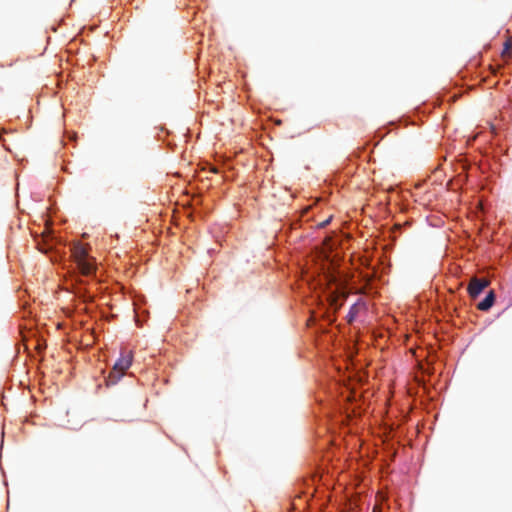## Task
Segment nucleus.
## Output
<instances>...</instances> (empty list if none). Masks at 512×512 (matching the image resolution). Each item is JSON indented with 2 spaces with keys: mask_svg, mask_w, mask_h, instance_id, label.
Wrapping results in <instances>:
<instances>
[{
  "mask_svg": "<svg viewBox=\"0 0 512 512\" xmlns=\"http://www.w3.org/2000/svg\"><path fill=\"white\" fill-rule=\"evenodd\" d=\"M72 256L83 275L90 276L95 272L96 265L89 257L86 245L80 242L75 243L72 248Z\"/></svg>",
  "mask_w": 512,
  "mask_h": 512,
  "instance_id": "obj_1",
  "label": "nucleus"
},
{
  "mask_svg": "<svg viewBox=\"0 0 512 512\" xmlns=\"http://www.w3.org/2000/svg\"><path fill=\"white\" fill-rule=\"evenodd\" d=\"M133 361V353L130 350H122L119 359L114 364L111 372L107 377V384H116L125 372L130 368Z\"/></svg>",
  "mask_w": 512,
  "mask_h": 512,
  "instance_id": "obj_2",
  "label": "nucleus"
},
{
  "mask_svg": "<svg viewBox=\"0 0 512 512\" xmlns=\"http://www.w3.org/2000/svg\"><path fill=\"white\" fill-rule=\"evenodd\" d=\"M489 284L490 281L486 278L473 277L468 285V293L470 297L473 299L477 298L482 291L489 286Z\"/></svg>",
  "mask_w": 512,
  "mask_h": 512,
  "instance_id": "obj_3",
  "label": "nucleus"
},
{
  "mask_svg": "<svg viewBox=\"0 0 512 512\" xmlns=\"http://www.w3.org/2000/svg\"><path fill=\"white\" fill-rule=\"evenodd\" d=\"M494 301L495 293L493 290H491L489 291L487 296L481 302L478 303L477 308L481 311H487L493 306Z\"/></svg>",
  "mask_w": 512,
  "mask_h": 512,
  "instance_id": "obj_4",
  "label": "nucleus"
},
{
  "mask_svg": "<svg viewBox=\"0 0 512 512\" xmlns=\"http://www.w3.org/2000/svg\"><path fill=\"white\" fill-rule=\"evenodd\" d=\"M359 309H360V305L357 303L350 307L349 313L347 315V319H348L349 323H352L354 321V319L356 318V316L359 312Z\"/></svg>",
  "mask_w": 512,
  "mask_h": 512,
  "instance_id": "obj_5",
  "label": "nucleus"
},
{
  "mask_svg": "<svg viewBox=\"0 0 512 512\" xmlns=\"http://www.w3.org/2000/svg\"><path fill=\"white\" fill-rule=\"evenodd\" d=\"M512 49V44L509 41H506L504 43V49L502 51V55L508 54Z\"/></svg>",
  "mask_w": 512,
  "mask_h": 512,
  "instance_id": "obj_6",
  "label": "nucleus"
},
{
  "mask_svg": "<svg viewBox=\"0 0 512 512\" xmlns=\"http://www.w3.org/2000/svg\"><path fill=\"white\" fill-rule=\"evenodd\" d=\"M337 295H331L330 296V304L335 307V309H338L341 305H337Z\"/></svg>",
  "mask_w": 512,
  "mask_h": 512,
  "instance_id": "obj_7",
  "label": "nucleus"
},
{
  "mask_svg": "<svg viewBox=\"0 0 512 512\" xmlns=\"http://www.w3.org/2000/svg\"><path fill=\"white\" fill-rule=\"evenodd\" d=\"M331 221V217H329L327 220L323 221L322 223L319 224L320 227H325L326 225H328Z\"/></svg>",
  "mask_w": 512,
  "mask_h": 512,
  "instance_id": "obj_8",
  "label": "nucleus"
},
{
  "mask_svg": "<svg viewBox=\"0 0 512 512\" xmlns=\"http://www.w3.org/2000/svg\"><path fill=\"white\" fill-rule=\"evenodd\" d=\"M39 249H40L42 252H47V250H46V249H44V248H39Z\"/></svg>",
  "mask_w": 512,
  "mask_h": 512,
  "instance_id": "obj_9",
  "label": "nucleus"
},
{
  "mask_svg": "<svg viewBox=\"0 0 512 512\" xmlns=\"http://www.w3.org/2000/svg\"><path fill=\"white\" fill-rule=\"evenodd\" d=\"M373 512H376V508H374Z\"/></svg>",
  "mask_w": 512,
  "mask_h": 512,
  "instance_id": "obj_10",
  "label": "nucleus"
}]
</instances>
